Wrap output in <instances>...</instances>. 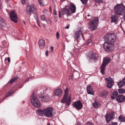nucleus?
Masks as SVG:
<instances>
[{
  "mask_svg": "<svg viewBox=\"0 0 125 125\" xmlns=\"http://www.w3.org/2000/svg\"><path fill=\"white\" fill-rule=\"evenodd\" d=\"M116 39V36L112 33H109L105 35L104 37L105 42L102 45L106 51L109 52L114 49V45L112 43L115 41Z\"/></svg>",
  "mask_w": 125,
  "mask_h": 125,
  "instance_id": "nucleus-1",
  "label": "nucleus"
},
{
  "mask_svg": "<svg viewBox=\"0 0 125 125\" xmlns=\"http://www.w3.org/2000/svg\"><path fill=\"white\" fill-rule=\"evenodd\" d=\"M76 9L74 4L70 2L68 3V5L65 6L64 8L62 9L61 12L64 18L66 17H68L72 15L73 13H75Z\"/></svg>",
  "mask_w": 125,
  "mask_h": 125,
  "instance_id": "nucleus-2",
  "label": "nucleus"
},
{
  "mask_svg": "<svg viewBox=\"0 0 125 125\" xmlns=\"http://www.w3.org/2000/svg\"><path fill=\"white\" fill-rule=\"evenodd\" d=\"M115 13L118 15H122L125 11V6L123 3L117 4L114 8Z\"/></svg>",
  "mask_w": 125,
  "mask_h": 125,
  "instance_id": "nucleus-3",
  "label": "nucleus"
},
{
  "mask_svg": "<svg viewBox=\"0 0 125 125\" xmlns=\"http://www.w3.org/2000/svg\"><path fill=\"white\" fill-rule=\"evenodd\" d=\"M99 22L98 17H94L91 20L89 23V28L91 30H93L96 29L97 26Z\"/></svg>",
  "mask_w": 125,
  "mask_h": 125,
  "instance_id": "nucleus-4",
  "label": "nucleus"
},
{
  "mask_svg": "<svg viewBox=\"0 0 125 125\" xmlns=\"http://www.w3.org/2000/svg\"><path fill=\"white\" fill-rule=\"evenodd\" d=\"M68 89L67 87L64 91L65 94L61 101V102L63 103H66V105L68 106L70 104L71 102V96H69L68 98H67V96L68 94Z\"/></svg>",
  "mask_w": 125,
  "mask_h": 125,
  "instance_id": "nucleus-5",
  "label": "nucleus"
},
{
  "mask_svg": "<svg viewBox=\"0 0 125 125\" xmlns=\"http://www.w3.org/2000/svg\"><path fill=\"white\" fill-rule=\"evenodd\" d=\"M45 115L47 117H52L56 114L55 110L51 107L45 109Z\"/></svg>",
  "mask_w": 125,
  "mask_h": 125,
  "instance_id": "nucleus-6",
  "label": "nucleus"
},
{
  "mask_svg": "<svg viewBox=\"0 0 125 125\" xmlns=\"http://www.w3.org/2000/svg\"><path fill=\"white\" fill-rule=\"evenodd\" d=\"M111 61L110 58L109 57L104 58L103 59V62L101 64L100 67L101 72L102 74L104 73V71L105 67L106 65Z\"/></svg>",
  "mask_w": 125,
  "mask_h": 125,
  "instance_id": "nucleus-7",
  "label": "nucleus"
},
{
  "mask_svg": "<svg viewBox=\"0 0 125 125\" xmlns=\"http://www.w3.org/2000/svg\"><path fill=\"white\" fill-rule=\"evenodd\" d=\"M31 102L34 106L37 107H40L41 104L35 94H33L31 98Z\"/></svg>",
  "mask_w": 125,
  "mask_h": 125,
  "instance_id": "nucleus-8",
  "label": "nucleus"
},
{
  "mask_svg": "<svg viewBox=\"0 0 125 125\" xmlns=\"http://www.w3.org/2000/svg\"><path fill=\"white\" fill-rule=\"evenodd\" d=\"M26 10V13L30 15L31 12L34 14L36 13L37 12V8L34 5L32 4L30 6H27Z\"/></svg>",
  "mask_w": 125,
  "mask_h": 125,
  "instance_id": "nucleus-9",
  "label": "nucleus"
},
{
  "mask_svg": "<svg viewBox=\"0 0 125 125\" xmlns=\"http://www.w3.org/2000/svg\"><path fill=\"white\" fill-rule=\"evenodd\" d=\"M9 16L11 20L16 23L18 22V19L17 14L14 10H12L10 13Z\"/></svg>",
  "mask_w": 125,
  "mask_h": 125,
  "instance_id": "nucleus-10",
  "label": "nucleus"
},
{
  "mask_svg": "<svg viewBox=\"0 0 125 125\" xmlns=\"http://www.w3.org/2000/svg\"><path fill=\"white\" fill-rule=\"evenodd\" d=\"M42 102H47L50 99V97L48 95L45 93H44L39 96Z\"/></svg>",
  "mask_w": 125,
  "mask_h": 125,
  "instance_id": "nucleus-11",
  "label": "nucleus"
},
{
  "mask_svg": "<svg viewBox=\"0 0 125 125\" xmlns=\"http://www.w3.org/2000/svg\"><path fill=\"white\" fill-rule=\"evenodd\" d=\"M105 80L107 81V87L108 88H111L114 84V80L110 77L106 78Z\"/></svg>",
  "mask_w": 125,
  "mask_h": 125,
  "instance_id": "nucleus-12",
  "label": "nucleus"
},
{
  "mask_svg": "<svg viewBox=\"0 0 125 125\" xmlns=\"http://www.w3.org/2000/svg\"><path fill=\"white\" fill-rule=\"evenodd\" d=\"M72 105L77 110L81 109L83 106L80 100L74 102Z\"/></svg>",
  "mask_w": 125,
  "mask_h": 125,
  "instance_id": "nucleus-13",
  "label": "nucleus"
},
{
  "mask_svg": "<svg viewBox=\"0 0 125 125\" xmlns=\"http://www.w3.org/2000/svg\"><path fill=\"white\" fill-rule=\"evenodd\" d=\"M114 116V113H110L107 114L105 116L106 122L110 121L112 119Z\"/></svg>",
  "mask_w": 125,
  "mask_h": 125,
  "instance_id": "nucleus-14",
  "label": "nucleus"
},
{
  "mask_svg": "<svg viewBox=\"0 0 125 125\" xmlns=\"http://www.w3.org/2000/svg\"><path fill=\"white\" fill-rule=\"evenodd\" d=\"M77 31L73 35L74 38L76 39L79 38L80 36L82 34V31L80 29H78Z\"/></svg>",
  "mask_w": 125,
  "mask_h": 125,
  "instance_id": "nucleus-15",
  "label": "nucleus"
},
{
  "mask_svg": "<svg viewBox=\"0 0 125 125\" xmlns=\"http://www.w3.org/2000/svg\"><path fill=\"white\" fill-rule=\"evenodd\" d=\"M98 57V56L97 54L92 51H91L89 52V57L90 59H95L97 58Z\"/></svg>",
  "mask_w": 125,
  "mask_h": 125,
  "instance_id": "nucleus-16",
  "label": "nucleus"
},
{
  "mask_svg": "<svg viewBox=\"0 0 125 125\" xmlns=\"http://www.w3.org/2000/svg\"><path fill=\"white\" fill-rule=\"evenodd\" d=\"M87 94L94 95V91L93 90L92 87L90 85H88L87 87Z\"/></svg>",
  "mask_w": 125,
  "mask_h": 125,
  "instance_id": "nucleus-17",
  "label": "nucleus"
},
{
  "mask_svg": "<svg viewBox=\"0 0 125 125\" xmlns=\"http://www.w3.org/2000/svg\"><path fill=\"white\" fill-rule=\"evenodd\" d=\"M125 99L124 96L122 95H119L116 98V100L118 103L123 102Z\"/></svg>",
  "mask_w": 125,
  "mask_h": 125,
  "instance_id": "nucleus-18",
  "label": "nucleus"
},
{
  "mask_svg": "<svg viewBox=\"0 0 125 125\" xmlns=\"http://www.w3.org/2000/svg\"><path fill=\"white\" fill-rule=\"evenodd\" d=\"M45 41L42 39L40 40L38 42V44L40 48L41 49H43L45 47Z\"/></svg>",
  "mask_w": 125,
  "mask_h": 125,
  "instance_id": "nucleus-19",
  "label": "nucleus"
},
{
  "mask_svg": "<svg viewBox=\"0 0 125 125\" xmlns=\"http://www.w3.org/2000/svg\"><path fill=\"white\" fill-rule=\"evenodd\" d=\"M62 91L61 89L59 88L55 90L54 95L60 97L62 95Z\"/></svg>",
  "mask_w": 125,
  "mask_h": 125,
  "instance_id": "nucleus-20",
  "label": "nucleus"
},
{
  "mask_svg": "<svg viewBox=\"0 0 125 125\" xmlns=\"http://www.w3.org/2000/svg\"><path fill=\"white\" fill-rule=\"evenodd\" d=\"M45 109L41 110L39 109L36 111V113L38 114L41 116H43L45 115Z\"/></svg>",
  "mask_w": 125,
  "mask_h": 125,
  "instance_id": "nucleus-21",
  "label": "nucleus"
},
{
  "mask_svg": "<svg viewBox=\"0 0 125 125\" xmlns=\"http://www.w3.org/2000/svg\"><path fill=\"white\" fill-rule=\"evenodd\" d=\"M119 18L118 16L115 15H113L112 16L111 21L112 22L115 23L116 22Z\"/></svg>",
  "mask_w": 125,
  "mask_h": 125,
  "instance_id": "nucleus-22",
  "label": "nucleus"
},
{
  "mask_svg": "<svg viewBox=\"0 0 125 125\" xmlns=\"http://www.w3.org/2000/svg\"><path fill=\"white\" fill-rule=\"evenodd\" d=\"M5 25L4 20L0 16V28H2V27Z\"/></svg>",
  "mask_w": 125,
  "mask_h": 125,
  "instance_id": "nucleus-23",
  "label": "nucleus"
},
{
  "mask_svg": "<svg viewBox=\"0 0 125 125\" xmlns=\"http://www.w3.org/2000/svg\"><path fill=\"white\" fill-rule=\"evenodd\" d=\"M123 79L122 80L118 83V85L119 88L122 87L125 84V82Z\"/></svg>",
  "mask_w": 125,
  "mask_h": 125,
  "instance_id": "nucleus-24",
  "label": "nucleus"
},
{
  "mask_svg": "<svg viewBox=\"0 0 125 125\" xmlns=\"http://www.w3.org/2000/svg\"><path fill=\"white\" fill-rule=\"evenodd\" d=\"M108 93L107 91H103L100 93V95L102 97H104L108 94Z\"/></svg>",
  "mask_w": 125,
  "mask_h": 125,
  "instance_id": "nucleus-25",
  "label": "nucleus"
},
{
  "mask_svg": "<svg viewBox=\"0 0 125 125\" xmlns=\"http://www.w3.org/2000/svg\"><path fill=\"white\" fill-rule=\"evenodd\" d=\"M93 107L95 108H98L100 106V104L98 103L97 102L95 101L93 103Z\"/></svg>",
  "mask_w": 125,
  "mask_h": 125,
  "instance_id": "nucleus-26",
  "label": "nucleus"
},
{
  "mask_svg": "<svg viewBox=\"0 0 125 125\" xmlns=\"http://www.w3.org/2000/svg\"><path fill=\"white\" fill-rule=\"evenodd\" d=\"M18 79V77L17 76L15 77L14 78H12L10 80L8 83L7 84H11L12 83L14 82L16 80Z\"/></svg>",
  "mask_w": 125,
  "mask_h": 125,
  "instance_id": "nucleus-27",
  "label": "nucleus"
},
{
  "mask_svg": "<svg viewBox=\"0 0 125 125\" xmlns=\"http://www.w3.org/2000/svg\"><path fill=\"white\" fill-rule=\"evenodd\" d=\"M119 120L121 122H125V117L122 115H121L119 117Z\"/></svg>",
  "mask_w": 125,
  "mask_h": 125,
  "instance_id": "nucleus-28",
  "label": "nucleus"
},
{
  "mask_svg": "<svg viewBox=\"0 0 125 125\" xmlns=\"http://www.w3.org/2000/svg\"><path fill=\"white\" fill-rule=\"evenodd\" d=\"M13 92L12 91V90H10L8 93H7L6 94V96H5L6 97H8L9 96H10L11 95L13 94Z\"/></svg>",
  "mask_w": 125,
  "mask_h": 125,
  "instance_id": "nucleus-29",
  "label": "nucleus"
},
{
  "mask_svg": "<svg viewBox=\"0 0 125 125\" xmlns=\"http://www.w3.org/2000/svg\"><path fill=\"white\" fill-rule=\"evenodd\" d=\"M118 91L120 93L123 94L125 93V90L124 89H119Z\"/></svg>",
  "mask_w": 125,
  "mask_h": 125,
  "instance_id": "nucleus-30",
  "label": "nucleus"
},
{
  "mask_svg": "<svg viewBox=\"0 0 125 125\" xmlns=\"http://www.w3.org/2000/svg\"><path fill=\"white\" fill-rule=\"evenodd\" d=\"M87 44L89 46H90L93 44V43L91 40L89 39L88 40Z\"/></svg>",
  "mask_w": 125,
  "mask_h": 125,
  "instance_id": "nucleus-31",
  "label": "nucleus"
},
{
  "mask_svg": "<svg viewBox=\"0 0 125 125\" xmlns=\"http://www.w3.org/2000/svg\"><path fill=\"white\" fill-rule=\"evenodd\" d=\"M41 19L42 21H46V19L45 16L44 15H42L41 17Z\"/></svg>",
  "mask_w": 125,
  "mask_h": 125,
  "instance_id": "nucleus-32",
  "label": "nucleus"
},
{
  "mask_svg": "<svg viewBox=\"0 0 125 125\" xmlns=\"http://www.w3.org/2000/svg\"><path fill=\"white\" fill-rule=\"evenodd\" d=\"M94 0L95 2L99 4L100 3H102L103 2V0Z\"/></svg>",
  "mask_w": 125,
  "mask_h": 125,
  "instance_id": "nucleus-33",
  "label": "nucleus"
},
{
  "mask_svg": "<svg viewBox=\"0 0 125 125\" xmlns=\"http://www.w3.org/2000/svg\"><path fill=\"white\" fill-rule=\"evenodd\" d=\"M83 4H86L87 0H80Z\"/></svg>",
  "mask_w": 125,
  "mask_h": 125,
  "instance_id": "nucleus-34",
  "label": "nucleus"
},
{
  "mask_svg": "<svg viewBox=\"0 0 125 125\" xmlns=\"http://www.w3.org/2000/svg\"><path fill=\"white\" fill-rule=\"evenodd\" d=\"M110 125H117V123L116 122H112Z\"/></svg>",
  "mask_w": 125,
  "mask_h": 125,
  "instance_id": "nucleus-35",
  "label": "nucleus"
},
{
  "mask_svg": "<svg viewBox=\"0 0 125 125\" xmlns=\"http://www.w3.org/2000/svg\"><path fill=\"white\" fill-rule=\"evenodd\" d=\"M87 125H94L91 122H87L86 123Z\"/></svg>",
  "mask_w": 125,
  "mask_h": 125,
  "instance_id": "nucleus-36",
  "label": "nucleus"
},
{
  "mask_svg": "<svg viewBox=\"0 0 125 125\" xmlns=\"http://www.w3.org/2000/svg\"><path fill=\"white\" fill-rule=\"evenodd\" d=\"M111 98L113 99H115L116 97V96L113 94L111 95Z\"/></svg>",
  "mask_w": 125,
  "mask_h": 125,
  "instance_id": "nucleus-37",
  "label": "nucleus"
},
{
  "mask_svg": "<svg viewBox=\"0 0 125 125\" xmlns=\"http://www.w3.org/2000/svg\"><path fill=\"white\" fill-rule=\"evenodd\" d=\"M39 1L40 3V4L41 6H42L43 5V4L42 3V0H38Z\"/></svg>",
  "mask_w": 125,
  "mask_h": 125,
  "instance_id": "nucleus-38",
  "label": "nucleus"
},
{
  "mask_svg": "<svg viewBox=\"0 0 125 125\" xmlns=\"http://www.w3.org/2000/svg\"><path fill=\"white\" fill-rule=\"evenodd\" d=\"M113 94L116 97L118 94V93L117 92L115 91L114 92Z\"/></svg>",
  "mask_w": 125,
  "mask_h": 125,
  "instance_id": "nucleus-39",
  "label": "nucleus"
},
{
  "mask_svg": "<svg viewBox=\"0 0 125 125\" xmlns=\"http://www.w3.org/2000/svg\"><path fill=\"white\" fill-rule=\"evenodd\" d=\"M48 10L46 9H44L43 11V12L45 14H47Z\"/></svg>",
  "mask_w": 125,
  "mask_h": 125,
  "instance_id": "nucleus-40",
  "label": "nucleus"
},
{
  "mask_svg": "<svg viewBox=\"0 0 125 125\" xmlns=\"http://www.w3.org/2000/svg\"><path fill=\"white\" fill-rule=\"evenodd\" d=\"M56 37L57 39H58L59 37V33L58 32H57L56 33Z\"/></svg>",
  "mask_w": 125,
  "mask_h": 125,
  "instance_id": "nucleus-41",
  "label": "nucleus"
},
{
  "mask_svg": "<svg viewBox=\"0 0 125 125\" xmlns=\"http://www.w3.org/2000/svg\"><path fill=\"white\" fill-rule=\"evenodd\" d=\"M35 18L36 19V21H38V16L36 15L35 16Z\"/></svg>",
  "mask_w": 125,
  "mask_h": 125,
  "instance_id": "nucleus-42",
  "label": "nucleus"
},
{
  "mask_svg": "<svg viewBox=\"0 0 125 125\" xmlns=\"http://www.w3.org/2000/svg\"><path fill=\"white\" fill-rule=\"evenodd\" d=\"M45 55L46 56H48V50H47L46 51Z\"/></svg>",
  "mask_w": 125,
  "mask_h": 125,
  "instance_id": "nucleus-43",
  "label": "nucleus"
},
{
  "mask_svg": "<svg viewBox=\"0 0 125 125\" xmlns=\"http://www.w3.org/2000/svg\"><path fill=\"white\" fill-rule=\"evenodd\" d=\"M70 48L71 49H72L73 50V51H74V49H75V47L74 46H73V47H71Z\"/></svg>",
  "mask_w": 125,
  "mask_h": 125,
  "instance_id": "nucleus-44",
  "label": "nucleus"
},
{
  "mask_svg": "<svg viewBox=\"0 0 125 125\" xmlns=\"http://www.w3.org/2000/svg\"><path fill=\"white\" fill-rule=\"evenodd\" d=\"M59 15L60 18H61L62 17V16L61 15V11H59Z\"/></svg>",
  "mask_w": 125,
  "mask_h": 125,
  "instance_id": "nucleus-45",
  "label": "nucleus"
},
{
  "mask_svg": "<svg viewBox=\"0 0 125 125\" xmlns=\"http://www.w3.org/2000/svg\"><path fill=\"white\" fill-rule=\"evenodd\" d=\"M21 2L23 4H24L25 3V0H21Z\"/></svg>",
  "mask_w": 125,
  "mask_h": 125,
  "instance_id": "nucleus-46",
  "label": "nucleus"
},
{
  "mask_svg": "<svg viewBox=\"0 0 125 125\" xmlns=\"http://www.w3.org/2000/svg\"><path fill=\"white\" fill-rule=\"evenodd\" d=\"M37 24L38 25L39 27H40V22H39V21H36Z\"/></svg>",
  "mask_w": 125,
  "mask_h": 125,
  "instance_id": "nucleus-47",
  "label": "nucleus"
},
{
  "mask_svg": "<svg viewBox=\"0 0 125 125\" xmlns=\"http://www.w3.org/2000/svg\"><path fill=\"white\" fill-rule=\"evenodd\" d=\"M53 14L55 15H56L57 14L56 11L55 9L53 11Z\"/></svg>",
  "mask_w": 125,
  "mask_h": 125,
  "instance_id": "nucleus-48",
  "label": "nucleus"
},
{
  "mask_svg": "<svg viewBox=\"0 0 125 125\" xmlns=\"http://www.w3.org/2000/svg\"><path fill=\"white\" fill-rule=\"evenodd\" d=\"M2 6V3L1 2V0H0V9H1V8Z\"/></svg>",
  "mask_w": 125,
  "mask_h": 125,
  "instance_id": "nucleus-49",
  "label": "nucleus"
},
{
  "mask_svg": "<svg viewBox=\"0 0 125 125\" xmlns=\"http://www.w3.org/2000/svg\"><path fill=\"white\" fill-rule=\"evenodd\" d=\"M50 49L52 50V52L53 51V47L52 46H51L50 47Z\"/></svg>",
  "mask_w": 125,
  "mask_h": 125,
  "instance_id": "nucleus-50",
  "label": "nucleus"
},
{
  "mask_svg": "<svg viewBox=\"0 0 125 125\" xmlns=\"http://www.w3.org/2000/svg\"><path fill=\"white\" fill-rule=\"evenodd\" d=\"M69 25H68L65 27V28L67 29H68L69 28Z\"/></svg>",
  "mask_w": 125,
  "mask_h": 125,
  "instance_id": "nucleus-51",
  "label": "nucleus"
},
{
  "mask_svg": "<svg viewBox=\"0 0 125 125\" xmlns=\"http://www.w3.org/2000/svg\"><path fill=\"white\" fill-rule=\"evenodd\" d=\"M8 62H10V59L9 57H8Z\"/></svg>",
  "mask_w": 125,
  "mask_h": 125,
  "instance_id": "nucleus-52",
  "label": "nucleus"
},
{
  "mask_svg": "<svg viewBox=\"0 0 125 125\" xmlns=\"http://www.w3.org/2000/svg\"><path fill=\"white\" fill-rule=\"evenodd\" d=\"M87 16H88V17H89V16H90V15L89 14H88L87 15Z\"/></svg>",
  "mask_w": 125,
  "mask_h": 125,
  "instance_id": "nucleus-53",
  "label": "nucleus"
},
{
  "mask_svg": "<svg viewBox=\"0 0 125 125\" xmlns=\"http://www.w3.org/2000/svg\"><path fill=\"white\" fill-rule=\"evenodd\" d=\"M49 8H50V11H51V7H49Z\"/></svg>",
  "mask_w": 125,
  "mask_h": 125,
  "instance_id": "nucleus-54",
  "label": "nucleus"
},
{
  "mask_svg": "<svg viewBox=\"0 0 125 125\" xmlns=\"http://www.w3.org/2000/svg\"><path fill=\"white\" fill-rule=\"evenodd\" d=\"M124 19H125V13L124 15Z\"/></svg>",
  "mask_w": 125,
  "mask_h": 125,
  "instance_id": "nucleus-55",
  "label": "nucleus"
},
{
  "mask_svg": "<svg viewBox=\"0 0 125 125\" xmlns=\"http://www.w3.org/2000/svg\"><path fill=\"white\" fill-rule=\"evenodd\" d=\"M123 79L124 80H125V78H124Z\"/></svg>",
  "mask_w": 125,
  "mask_h": 125,
  "instance_id": "nucleus-56",
  "label": "nucleus"
},
{
  "mask_svg": "<svg viewBox=\"0 0 125 125\" xmlns=\"http://www.w3.org/2000/svg\"><path fill=\"white\" fill-rule=\"evenodd\" d=\"M5 60H7V58H6L5 59Z\"/></svg>",
  "mask_w": 125,
  "mask_h": 125,
  "instance_id": "nucleus-57",
  "label": "nucleus"
},
{
  "mask_svg": "<svg viewBox=\"0 0 125 125\" xmlns=\"http://www.w3.org/2000/svg\"><path fill=\"white\" fill-rule=\"evenodd\" d=\"M5 0L6 1H7L8 0Z\"/></svg>",
  "mask_w": 125,
  "mask_h": 125,
  "instance_id": "nucleus-58",
  "label": "nucleus"
},
{
  "mask_svg": "<svg viewBox=\"0 0 125 125\" xmlns=\"http://www.w3.org/2000/svg\"><path fill=\"white\" fill-rule=\"evenodd\" d=\"M3 89H5V87H4V88H3Z\"/></svg>",
  "mask_w": 125,
  "mask_h": 125,
  "instance_id": "nucleus-59",
  "label": "nucleus"
},
{
  "mask_svg": "<svg viewBox=\"0 0 125 125\" xmlns=\"http://www.w3.org/2000/svg\"><path fill=\"white\" fill-rule=\"evenodd\" d=\"M48 125H50V123H49V124H48Z\"/></svg>",
  "mask_w": 125,
  "mask_h": 125,
  "instance_id": "nucleus-60",
  "label": "nucleus"
},
{
  "mask_svg": "<svg viewBox=\"0 0 125 125\" xmlns=\"http://www.w3.org/2000/svg\"><path fill=\"white\" fill-rule=\"evenodd\" d=\"M88 19H90V18H88Z\"/></svg>",
  "mask_w": 125,
  "mask_h": 125,
  "instance_id": "nucleus-61",
  "label": "nucleus"
}]
</instances>
